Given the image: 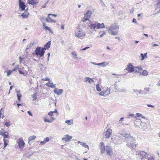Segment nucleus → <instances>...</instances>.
I'll return each mask as SVG.
<instances>
[{
	"instance_id": "f257e3e1",
	"label": "nucleus",
	"mask_w": 160,
	"mask_h": 160,
	"mask_svg": "<svg viewBox=\"0 0 160 160\" xmlns=\"http://www.w3.org/2000/svg\"><path fill=\"white\" fill-rule=\"evenodd\" d=\"M119 27L116 24H112L108 28V31L112 35H116L118 34Z\"/></svg>"
},
{
	"instance_id": "f03ea898",
	"label": "nucleus",
	"mask_w": 160,
	"mask_h": 160,
	"mask_svg": "<svg viewBox=\"0 0 160 160\" xmlns=\"http://www.w3.org/2000/svg\"><path fill=\"white\" fill-rule=\"evenodd\" d=\"M45 52V49L40 47L37 48L35 50V54L37 55H39L40 57L44 56Z\"/></svg>"
},
{
	"instance_id": "7ed1b4c3",
	"label": "nucleus",
	"mask_w": 160,
	"mask_h": 160,
	"mask_svg": "<svg viewBox=\"0 0 160 160\" xmlns=\"http://www.w3.org/2000/svg\"><path fill=\"white\" fill-rule=\"evenodd\" d=\"M92 14V12L90 10L88 11L86 13L84 14V18L82 19V21L85 23L87 21H88V20H89V18L91 16Z\"/></svg>"
},
{
	"instance_id": "20e7f679",
	"label": "nucleus",
	"mask_w": 160,
	"mask_h": 160,
	"mask_svg": "<svg viewBox=\"0 0 160 160\" xmlns=\"http://www.w3.org/2000/svg\"><path fill=\"white\" fill-rule=\"evenodd\" d=\"M122 136L125 138V140L127 141H135V139L130 135V133H125L122 134Z\"/></svg>"
},
{
	"instance_id": "39448f33",
	"label": "nucleus",
	"mask_w": 160,
	"mask_h": 160,
	"mask_svg": "<svg viewBox=\"0 0 160 160\" xmlns=\"http://www.w3.org/2000/svg\"><path fill=\"white\" fill-rule=\"evenodd\" d=\"M85 35V33L84 32H83L80 29H78V31L75 33V36L80 38L83 37Z\"/></svg>"
},
{
	"instance_id": "423d86ee",
	"label": "nucleus",
	"mask_w": 160,
	"mask_h": 160,
	"mask_svg": "<svg viewBox=\"0 0 160 160\" xmlns=\"http://www.w3.org/2000/svg\"><path fill=\"white\" fill-rule=\"evenodd\" d=\"M97 22H92L90 20H88L86 23L88 24L87 26L90 28L91 29H94L97 27Z\"/></svg>"
},
{
	"instance_id": "0eeeda50",
	"label": "nucleus",
	"mask_w": 160,
	"mask_h": 160,
	"mask_svg": "<svg viewBox=\"0 0 160 160\" xmlns=\"http://www.w3.org/2000/svg\"><path fill=\"white\" fill-rule=\"evenodd\" d=\"M126 146L131 149H134L136 147V145L134 141H127Z\"/></svg>"
},
{
	"instance_id": "6e6552de",
	"label": "nucleus",
	"mask_w": 160,
	"mask_h": 160,
	"mask_svg": "<svg viewBox=\"0 0 160 160\" xmlns=\"http://www.w3.org/2000/svg\"><path fill=\"white\" fill-rule=\"evenodd\" d=\"M125 70L129 72H132L135 71L134 67L131 63H129L127 66V67Z\"/></svg>"
},
{
	"instance_id": "1a4fd4ad",
	"label": "nucleus",
	"mask_w": 160,
	"mask_h": 160,
	"mask_svg": "<svg viewBox=\"0 0 160 160\" xmlns=\"http://www.w3.org/2000/svg\"><path fill=\"white\" fill-rule=\"evenodd\" d=\"M19 9L21 11L25 10L26 7V5L24 2L22 1V0H18Z\"/></svg>"
},
{
	"instance_id": "9d476101",
	"label": "nucleus",
	"mask_w": 160,
	"mask_h": 160,
	"mask_svg": "<svg viewBox=\"0 0 160 160\" xmlns=\"http://www.w3.org/2000/svg\"><path fill=\"white\" fill-rule=\"evenodd\" d=\"M148 127L149 125L147 123L143 122L139 127V128L144 131H147L148 130Z\"/></svg>"
},
{
	"instance_id": "9b49d317",
	"label": "nucleus",
	"mask_w": 160,
	"mask_h": 160,
	"mask_svg": "<svg viewBox=\"0 0 160 160\" xmlns=\"http://www.w3.org/2000/svg\"><path fill=\"white\" fill-rule=\"evenodd\" d=\"M17 143L20 149H22L25 144L22 138H19L18 140Z\"/></svg>"
},
{
	"instance_id": "f8f14e48",
	"label": "nucleus",
	"mask_w": 160,
	"mask_h": 160,
	"mask_svg": "<svg viewBox=\"0 0 160 160\" xmlns=\"http://www.w3.org/2000/svg\"><path fill=\"white\" fill-rule=\"evenodd\" d=\"M135 122H134V125H135V127L136 128H139L140 126H141V124L143 122H142L140 119H137L136 118Z\"/></svg>"
},
{
	"instance_id": "ddd939ff",
	"label": "nucleus",
	"mask_w": 160,
	"mask_h": 160,
	"mask_svg": "<svg viewBox=\"0 0 160 160\" xmlns=\"http://www.w3.org/2000/svg\"><path fill=\"white\" fill-rule=\"evenodd\" d=\"M105 150L108 155L111 156L112 155V149L110 147L108 146H106Z\"/></svg>"
},
{
	"instance_id": "4468645a",
	"label": "nucleus",
	"mask_w": 160,
	"mask_h": 160,
	"mask_svg": "<svg viewBox=\"0 0 160 160\" xmlns=\"http://www.w3.org/2000/svg\"><path fill=\"white\" fill-rule=\"evenodd\" d=\"M72 138V137L70 136L68 134L64 135V137L62 139V140L65 141V142H69L70 139Z\"/></svg>"
},
{
	"instance_id": "2eb2a0df",
	"label": "nucleus",
	"mask_w": 160,
	"mask_h": 160,
	"mask_svg": "<svg viewBox=\"0 0 160 160\" xmlns=\"http://www.w3.org/2000/svg\"><path fill=\"white\" fill-rule=\"evenodd\" d=\"M112 133V129L108 128V129L105 132V136L106 138H109Z\"/></svg>"
},
{
	"instance_id": "dca6fc26",
	"label": "nucleus",
	"mask_w": 160,
	"mask_h": 160,
	"mask_svg": "<svg viewBox=\"0 0 160 160\" xmlns=\"http://www.w3.org/2000/svg\"><path fill=\"white\" fill-rule=\"evenodd\" d=\"M63 92L62 89H58L55 88L54 90V92L58 95H60Z\"/></svg>"
},
{
	"instance_id": "f3484780",
	"label": "nucleus",
	"mask_w": 160,
	"mask_h": 160,
	"mask_svg": "<svg viewBox=\"0 0 160 160\" xmlns=\"http://www.w3.org/2000/svg\"><path fill=\"white\" fill-rule=\"evenodd\" d=\"M28 10V8L25 10L24 12L21 15V16L23 18H27L28 17L29 13L27 11Z\"/></svg>"
},
{
	"instance_id": "a211bd4d",
	"label": "nucleus",
	"mask_w": 160,
	"mask_h": 160,
	"mask_svg": "<svg viewBox=\"0 0 160 160\" xmlns=\"http://www.w3.org/2000/svg\"><path fill=\"white\" fill-rule=\"evenodd\" d=\"M51 44V41H48L44 45V47L42 48H44L45 50L46 49H48L50 47Z\"/></svg>"
},
{
	"instance_id": "6ab92c4d",
	"label": "nucleus",
	"mask_w": 160,
	"mask_h": 160,
	"mask_svg": "<svg viewBox=\"0 0 160 160\" xmlns=\"http://www.w3.org/2000/svg\"><path fill=\"white\" fill-rule=\"evenodd\" d=\"M97 28H103L105 27V26L104 25L103 23H102L101 24H100L97 22Z\"/></svg>"
},
{
	"instance_id": "aec40b11",
	"label": "nucleus",
	"mask_w": 160,
	"mask_h": 160,
	"mask_svg": "<svg viewBox=\"0 0 160 160\" xmlns=\"http://www.w3.org/2000/svg\"><path fill=\"white\" fill-rule=\"evenodd\" d=\"M45 85L46 86H48L49 87H51V88H55L56 86L55 84H54L52 82H48Z\"/></svg>"
},
{
	"instance_id": "412c9836",
	"label": "nucleus",
	"mask_w": 160,
	"mask_h": 160,
	"mask_svg": "<svg viewBox=\"0 0 160 160\" xmlns=\"http://www.w3.org/2000/svg\"><path fill=\"white\" fill-rule=\"evenodd\" d=\"M48 114L51 116V119L53 121L55 119V118L54 117V113L53 112H52V111L48 113Z\"/></svg>"
},
{
	"instance_id": "4be33fe9",
	"label": "nucleus",
	"mask_w": 160,
	"mask_h": 160,
	"mask_svg": "<svg viewBox=\"0 0 160 160\" xmlns=\"http://www.w3.org/2000/svg\"><path fill=\"white\" fill-rule=\"evenodd\" d=\"M34 152H31L30 153H26L24 155V156L26 158H29L31 157V156H32V154H34Z\"/></svg>"
},
{
	"instance_id": "5701e85b",
	"label": "nucleus",
	"mask_w": 160,
	"mask_h": 160,
	"mask_svg": "<svg viewBox=\"0 0 160 160\" xmlns=\"http://www.w3.org/2000/svg\"><path fill=\"white\" fill-rule=\"evenodd\" d=\"M27 2L28 3L31 5H34L35 4H37L38 3V2H34V1H32L29 0H28Z\"/></svg>"
},
{
	"instance_id": "b1692460",
	"label": "nucleus",
	"mask_w": 160,
	"mask_h": 160,
	"mask_svg": "<svg viewBox=\"0 0 160 160\" xmlns=\"http://www.w3.org/2000/svg\"><path fill=\"white\" fill-rule=\"evenodd\" d=\"M104 92H105V94L106 96L108 95L110 92V88L108 87L106 90L104 91Z\"/></svg>"
},
{
	"instance_id": "393cba45",
	"label": "nucleus",
	"mask_w": 160,
	"mask_h": 160,
	"mask_svg": "<svg viewBox=\"0 0 160 160\" xmlns=\"http://www.w3.org/2000/svg\"><path fill=\"white\" fill-rule=\"evenodd\" d=\"M148 74V71L146 70H144L143 72H142L141 75L143 76H147Z\"/></svg>"
},
{
	"instance_id": "a878e982",
	"label": "nucleus",
	"mask_w": 160,
	"mask_h": 160,
	"mask_svg": "<svg viewBox=\"0 0 160 160\" xmlns=\"http://www.w3.org/2000/svg\"><path fill=\"white\" fill-rule=\"evenodd\" d=\"M36 138V136H35L34 135H32V136H30L29 138H28V143H29V142L34 139Z\"/></svg>"
},
{
	"instance_id": "bb28decb",
	"label": "nucleus",
	"mask_w": 160,
	"mask_h": 160,
	"mask_svg": "<svg viewBox=\"0 0 160 160\" xmlns=\"http://www.w3.org/2000/svg\"><path fill=\"white\" fill-rule=\"evenodd\" d=\"M81 145L84 148H88V150H89V146L87 145L85 142H82L81 143Z\"/></svg>"
},
{
	"instance_id": "cd10ccee",
	"label": "nucleus",
	"mask_w": 160,
	"mask_h": 160,
	"mask_svg": "<svg viewBox=\"0 0 160 160\" xmlns=\"http://www.w3.org/2000/svg\"><path fill=\"white\" fill-rule=\"evenodd\" d=\"M133 118V119L134 120L136 119V117L135 116L134 114H131L130 113L128 114V118Z\"/></svg>"
},
{
	"instance_id": "c85d7f7f",
	"label": "nucleus",
	"mask_w": 160,
	"mask_h": 160,
	"mask_svg": "<svg viewBox=\"0 0 160 160\" xmlns=\"http://www.w3.org/2000/svg\"><path fill=\"white\" fill-rule=\"evenodd\" d=\"M140 154L142 155V157L143 158H147L146 153H145L143 151H141L140 152Z\"/></svg>"
},
{
	"instance_id": "c756f323",
	"label": "nucleus",
	"mask_w": 160,
	"mask_h": 160,
	"mask_svg": "<svg viewBox=\"0 0 160 160\" xmlns=\"http://www.w3.org/2000/svg\"><path fill=\"white\" fill-rule=\"evenodd\" d=\"M106 62H104L101 63H98L97 64V65L98 66H101L102 65V67H105L106 65H108V63H107L106 65L105 64V63Z\"/></svg>"
},
{
	"instance_id": "7c9ffc66",
	"label": "nucleus",
	"mask_w": 160,
	"mask_h": 160,
	"mask_svg": "<svg viewBox=\"0 0 160 160\" xmlns=\"http://www.w3.org/2000/svg\"><path fill=\"white\" fill-rule=\"evenodd\" d=\"M37 92H36L34 93L33 95H32V97L33 98V101H35L37 99Z\"/></svg>"
},
{
	"instance_id": "2f4dec72",
	"label": "nucleus",
	"mask_w": 160,
	"mask_h": 160,
	"mask_svg": "<svg viewBox=\"0 0 160 160\" xmlns=\"http://www.w3.org/2000/svg\"><path fill=\"white\" fill-rule=\"evenodd\" d=\"M44 121L45 122H53L52 120H49L47 119L46 118H44Z\"/></svg>"
},
{
	"instance_id": "473e14b6",
	"label": "nucleus",
	"mask_w": 160,
	"mask_h": 160,
	"mask_svg": "<svg viewBox=\"0 0 160 160\" xmlns=\"http://www.w3.org/2000/svg\"><path fill=\"white\" fill-rule=\"evenodd\" d=\"M147 158H148V160H154V158L152 156H151L149 155H148Z\"/></svg>"
},
{
	"instance_id": "72a5a7b5",
	"label": "nucleus",
	"mask_w": 160,
	"mask_h": 160,
	"mask_svg": "<svg viewBox=\"0 0 160 160\" xmlns=\"http://www.w3.org/2000/svg\"><path fill=\"white\" fill-rule=\"evenodd\" d=\"M96 88L98 92H100L101 91V89L99 87V85L98 84L96 85Z\"/></svg>"
},
{
	"instance_id": "f704fd0d",
	"label": "nucleus",
	"mask_w": 160,
	"mask_h": 160,
	"mask_svg": "<svg viewBox=\"0 0 160 160\" xmlns=\"http://www.w3.org/2000/svg\"><path fill=\"white\" fill-rule=\"evenodd\" d=\"M85 78L86 79H88V82L89 83H90L91 82H94V80L92 78H90L89 77L86 78Z\"/></svg>"
},
{
	"instance_id": "c9c22d12",
	"label": "nucleus",
	"mask_w": 160,
	"mask_h": 160,
	"mask_svg": "<svg viewBox=\"0 0 160 160\" xmlns=\"http://www.w3.org/2000/svg\"><path fill=\"white\" fill-rule=\"evenodd\" d=\"M135 69H137L138 71H141L142 70V68L140 67H134Z\"/></svg>"
},
{
	"instance_id": "e433bc0d",
	"label": "nucleus",
	"mask_w": 160,
	"mask_h": 160,
	"mask_svg": "<svg viewBox=\"0 0 160 160\" xmlns=\"http://www.w3.org/2000/svg\"><path fill=\"white\" fill-rule=\"evenodd\" d=\"M160 8V2H158L156 4V9L157 10Z\"/></svg>"
},
{
	"instance_id": "4c0bfd02",
	"label": "nucleus",
	"mask_w": 160,
	"mask_h": 160,
	"mask_svg": "<svg viewBox=\"0 0 160 160\" xmlns=\"http://www.w3.org/2000/svg\"><path fill=\"white\" fill-rule=\"evenodd\" d=\"M72 55L73 56L74 59H75L77 57V55L75 52H73L72 53Z\"/></svg>"
},
{
	"instance_id": "58836bf2",
	"label": "nucleus",
	"mask_w": 160,
	"mask_h": 160,
	"mask_svg": "<svg viewBox=\"0 0 160 160\" xmlns=\"http://www.w3.org/2000/svg\"><path fill=\"white\" fill-rule=\"evenodd\" d=\"M6 72L7 73V76H9L12 73V71L11 70H8L7 71H6Z\"/></svg>"
},
{
	"instance_id": "ea45409f",
	"label": "nucleus",
	"mask_w": 160,
	"mask_h": 160,
	"mask_svg": "<svg viewBox=\"0 0 160 160\" xmlns=\"http://www.w3.org/2000/svg\"><path fill=\"white\" fill-rule=\"evenodd\" d=\"M6 133L7 134L5 133L3 136V139H5V138H7L8 137V133L7 132Z\"/></svg>"
},
{
	"instance_id": "a19ab883",
	"label": "nucleus",
	"mask_w": 160,
	"mask_h": 160,
	"mask_svg": "<svg viewBox=\"0 0 160 160\" xmlns=\"http://www.w3.org/2000/svg\"><path fill=\"white\" fill-rule=\"evenodd\" d=\"M44 28H45L48 30L49 31V32H52V30L49 27H48V26H45Z\"/></svg>"
},
{
	"instance_id": "79ce46f5",
	"label": "nucleus",
	"mask_w": 160,
	"mask_h": 160,
	"mask_svg": "<svg viewBox=\"0 0 160 160\" xmlns=\"http://www.w3.org/2000/svg\"><path fill=\"white\" fill-rule=\"evenodd\" d=\"M105 148H101V154H102L105 152Z\"/></svg>"
},
{
	"instance_id": "37998d69",
	"label": "nucleus",
	"mask_w": 160,
	"mask_h": 160,
	"mask_svg": "<svg viewBox=\"0 0 160 160\" xmlns=\"http://www.w3.org/2000/svg\"><path fill=\"white\" fill-rule=\"evenodd\" d=\"M17 96L18 97V100L19 101H20L21 98L22 97V95L21 94H17Z\"/></svg>"
},
{
	"instance_id": "c03bdc74",
	"label": "nucleus",
	"mask_w": 160,
	"mask_h": 160,
	"mask_svg": "<svg viewBox=\"0 0 160 160\" xmlns=\"http://www.w3.org/2000/svg\"><path fill=\"white\" fill-rule=\"evenodd\" d=\"M10 122H6L5 123V125L7 127H9L11 125Z\"/></svg>"
},
{
	"instance_id": "a18cd8bd",
	"label": "nucleus",
	"mask_w": 160,
	"mask_h": 160,
	"mask_svg": "<svg viewBox=\"0 0 160 160\" xmlns=\"http://www.w3.org/2000/svg\"><path fill=\"white\" fill-rule=\"evenodd\" d=\"M48 18L50 20V22H54L55 23L56 22V21L55 20H53L50 17L48 16Z\"/></svg>"
},
{
	"instance_id": "49530a36",
	"label": "nucleus",
	"mask_w": 160,
	"mask_h": 160,
	"mask_svg": "<svg viewBox=\"0 0 160 160\" xmlns=\"http://www.w3.org/2000/svg\"><path fill=\"white\" fill-rule=\"evenodd\" d=\"M3 141L4 142V147H3V149H4V148L6 147V146L8 145V143L6 142V140L3 139Z\"/></svg>"
},
{
	"instance_id": "de8ad7c7",
	"label": "nucleus",
	"mask_w": 160,
	"mask_h": 160,
	"mask_svg": "<svg viewBox=\"0 0 160 160\" xmlns=\"http://www.w3.org/2000/svg\"><path fill=\"white\" fill-rule=\"evenodd\" d=\"M42 80L43 81H50V79L48 77H46L44 78H43L42 79Z\"/></svg>"
},
{
	"instance_id": "09e8293b",
	"label": "nucleus",
	"mask_w": 160,
	"mask_h": 160,
	"mask_svg": "<svg viewBox=\"0 0 160 160\" xmlns=\"http://www.w3.org/2000/svg\"><path fill=\"white\" fill-rule=\"evenodd\" d=\"M99 95L101 96H103L104 97L106 96L105 94V92H104V91H102L100 92V93H99Z\"/></svg>"
},
{
	"instance_id": "8fccbe9b",
	"label": "nucleus",
	"mask_w": 160,
	"mask_h": 160,
	"mask_svg": "<svg viewBox=\"0 0 160 160\" xmlns=\"http://www.w3.org/2000/svg\"><path fill=\"white\" fill-rule=\"evenodd\" d=\"M140 56L142 58L141 59V60L142 61L145 58V57H144V54L143 53H141L140 54Z\"/></svg>"
},
{
	"instance_id": "3c124183",
	"label": "nucleus",
	"mask_w": 160,
	"mask_h": 160,
	"mask_svg": "<svg viewBox=\"0 0 160 160\" xmlns=\"http://www.w3.org/2000/svg\"><path fill=\"white\" fill-rule=\"evenodd\" d=\"M65 122L68 124V125H71L72 124H71V122L70 121V120H66L65 121Z\"/></svg>"
},
{
	"instance_id": "603ef678",
	"label": "nucleus",
	"mask_w": 160,
	"mask_h": 160,
	"mask_svg": "<svg viewBox=\"0 0 160 160\" xmlns=\"http://www.w3.org/2000/svg\"><path fill=\"white\" fill-rule=\"evenodd\" d=\"M136 116L137 117H141L142 116V115L139 113H137L136 114Z\"/></svg>"
},
{
	"instance_id": "864d4df0",
	"label": "nucleus",
	"mask_w": 160,
	"mask_h": 160,
	"mask_svg": "<svg viewBox=\"0 0 160 160\" xmlns=\"http://www.w3.org/2000/svg\"><path fill=\"white\" fill-rule=\"evenodd\" d=\"M44 140L46 143V142H48L49 141V139L48 137H47L46 138H44Z\"/></svg>"
},
{
	"instance_id": "5fc2aeb1",
	"label": "nucleus",
	"mask_w": 160,
	"mask_h": 160,
	"mask_svg": "<svg viewBox=\"0 0 160 160\" xmlns=\"http://www.w3.org/2000/svg\"><path fill=\"white\" fill-rule=\"evenodd\" d=\"M102 32L103 33L101 34V35L99 36L100 38L102 37L104 35H105L106 34V33L105 32L103 31Z\"/></svg>"
},
{
	"instance_id": "6e6d98bb",
	"label": "nucleus",
	"mask_w": 160,
	"mask_h": 160,
	"mask_svg": "<svg viewBox=\"0 0 160 160\" xmlns=\"http://www.w3.org/2000/svg\"><path fill=\"white\" fill-rule=\"evenodd\" d=\"M18 72H19V73L22 75H23L24 76H25L24 73L23 72L21 71L20 70V69L19 68V69L18 70Z\"/></svg>"
},
{
	"instance_id": "4d7b16f0",
	"label": "nucleus",
	"mask_w": 160,
	"mask_h": 160,
	"mask_svg": "<svg viewBox=\"0 0 160 160\" xmlns=\"http://www.w3.org/2000/svg\"><path fill=\"white\" fill-rule=\"evenodd\" d=\"M51 15H52L53 16H54V17H56L57 16V14H52L50 13V14H48V16L49 17V16H51Z\"/></svg>"
},
{
	"instance_id": "13d9d810",
	"label": "nucleus",
	"mask_w": 160,
	"mask_h": 160,
	"mask_svg": "<svg viewBox=\"0 0 160 160\" xmlns=\"http://www.w3.org/2000/svg\"><path fill=\"white\" fill-rule=\"evenodd\" d=\"M45 20V17H41L40 18V20L43 22V21Z\"/></svg>"
},
{
	"instance_id": "bf43d9fd",
	"label": "nucleus",
	"mask_w": 160,
	"mask_h": 160,
	"mask_svg": "<svg viewBox=\"0 0 160 160\" xmlns=\"http://www.w3.org/2000/svg\"><path fill=\"white\" fill-rule=\"evenodd\" d=\"M101 148H105L104 143L102 142H101L100 143Z\"/></svg>"
},
{
	"instance_id": "052dcab7",
	"label": "nucleus",
	"mask_w": 160,
	"mask_h": 160,
	"mask_svg": "<svg viewBox=\"0 0 160 160\" xmlns=\"http://www.w3.org/2000/svg\"><path fill=\"white\" fill-rule=\"evenodd\" d=\"M7 132H0V135L2 136L4 135L5 133H6Z\"/></svg>"
},
{
	"instance_id": "680f3d73",
	"label": "nucleus",
	"mask_w": 160,
	"mask_h": 160,
	"mask_svg": "<svg viewBox=\"0 0 160 160\" xmlns=\"http://www.w3.org/2000/svg\"><path fill=\"white\" fill-rule=\"evenodd\" d=\"M23 58H22L21 57H19V62L20 63H21L22 62V61L23 60Z\"/></svg>"
},
{
	"instance_id": "e2e57ef3",
	"label": "nucleus",
	"mask_w": 160,
	"mask_h": 160,
	"mask_svg": "<svg viewBox=\"0 0 160 160\" xmlns=\"http://www.w3.org/2000/svg\"><path fill=\"white\" fill-rule=\"evenodd\" d=\"M34 44V43H32V42H30L29 45H28L27 47H28L29 46V47H32Z\"/></svg>"
},
{
	"instance_id": "0e129e2a",
	"label": "nucleus",
	"mask_w": 160,
	"mask_h": 160,
	"mask_svg": "<svg viewBox=\"0 0 160 160\" xmlns=\"http://www.w3.org/2000/svg\"><path fill=\"white\" fill-rule=\"evenodd\" d=\"M46 143V142H45L44 140L43 141H42L40 142V144L41 145L45 144Z\"/></svg>"
},
{
	"instance_id": "69168bd1",
	"label": "nucleus",
	"mask_w": 160,
	"mask_h": 160,
	"mask_svg": "<svg viewBox=\"0 0 160 160\" xmlns=\"http://www.w3.org/2000/svg\"><path fill=\"white\" fill-rule=\"evenodd\" d=\"M28 114L30 116H32V114L31 113V112L30 111H28Z\"/></svg>"
},
{
	"instance_id": "338daca9",
	"label": "nucleus",
	"mask_w": 160,
	"mask_h": 160,
	"mask_svg": "<svg viewBox=\"0 0 160 160\" xmlns=\"http://www.w3.org/2000/svg\"><path fill=\"white\" fill-rule=\"evenodd\" d=\"M39 66L40 67V69L41 70L42 69V67H43L44 65L42 64H39Z\"/></svg>"
},
{
	"instance_id": "774afa93",
	"label": "nucleus",
	"mask_w": 160,
	"mask_h": 160,
	"mask_svg": "<svg viewBox=\"0 0 160 160\" xmlns=\"http://www.w3.org/2000/svg\"><path fill=\"white\" fill-rule=\"evenodd\" d=\"M132 22L133 23H137V22L136 21V19L135 18H133L132 19Z\"/></svg>"
}]
</instances>
